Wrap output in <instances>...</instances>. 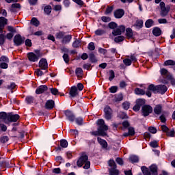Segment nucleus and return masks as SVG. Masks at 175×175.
I'll use <instances>...</instances> for the list:
<instances>
[{
    "label": "nucleus",
    "instance_id": "obj_35",
    "mask_svg": "<svg viewBox=\"0 0 175 175\" xmlns=\"http://www.w3.org/2000/svg\"><path fill=\"white\" fill-rule=\"evenodd\" d=\"M154 21L152 19H148L145 22L146 28H151V27H154Z\"/></svg>",
    "mask_w": 175,
    "mask_h": 175
},
{
    "label": "nucleus",
    "instance_id": "obj_13",
    "mask_svg": "<svg viewBox=\"0 0 175 175\" xmlns=\"http://www.w3.org/2000/svg\"><path fill=\"white\" fill-rule=\"evenodd\" d=\"M125 14V11L124 9L119 8L113 12V16L115 18H122Z\"/></svg>",
    "mask_w": 175,
    "mask_h": 175
},
{
    "label": "nucleus",
    "instance_id": "obj_64",
    "mask_svg": "<svg viewBox=\"0 0 175 175\" xmlns=\"http://www.w3.org/2000/svg\"><path fill=\"white\" fill-rule=\"evenodd\" d=\"M52 95H58V94H59V92L58 91V89L57 88H49Z\"/></svg>",
    "mask_w": 175,
    "mask_h": 175
},
{
    "label": "nucleus",
    "instance_id": "obj_39",
    "mask_svg": "<svg viewBox=\"0 0 175 175\" xmlns=\"http://www.w3.org/2000/svg\"><path fill=\"white\" fill-rule=\"evenodd\" d=\"M75 121L76 122V124L79 125V126H81V125L84 124V120L82 117L75 118Z\"/></svg>",
    "mask_w": 175,
    "mask_h": 175
},
{
    "label": "nucleus",
    "instance_id": "obj_49",
    "mask_svg": "<svg viewBox=\"0 0 175 175\" xmlns=\"http://www.w3.org/2000/svg\"><path fill=\"white\" fill-rule=\"evenodd\" d=\"M122 125L123 126V131L125 129H128V128L131 127V123L128 120H124L122 122Z\"/></svg>",
    "mask_w": 175,
    "mask_h": 175
},
{
    "label": "nucleus",
    "instance_id": "obj_52",
    "mask_svg": "<svg viewBox=\"0 0 175 175\" xmlns=\"http://www.w3.org/2000/svg\"><path fill=\"white\" fill-rule=\"evenodd\" d=\"M137 28H143V20L138 19L136 21L135 24L134 25Z\"/></svg>",
    "mask_w": 175,
    "mask_h": 175
},
{
    "label": "nucleus",
    "instance_id": "obj_23",
    "mask_svg": "<svg viewBox=\"0 0 175 175\" xmlns=\"http://www.w3.org/2000/svg\"><path fill=\"white\" fill-rule=\"evenodd\" d=\"M149 170L152 175H158V166L155 164H152L149 167Z\"/></svg>",
    "mask_w": 175,
    "mask_h": 175
},
{
    "label": "nucleus",
    "instance_id": "obj_53",
    "mask_svg": "<svg viewBox=\"0 0 175 175\" xmlns=\"http://www.w3.org/2000/svg\"><path fill=\"white\" fill-rule=\"evenodd\" d=\"M8 142H9V137L8 135H3L0 137V143H2V144L8 143Z\"/></svg>",
    "mask_w": 175,
    "mask_h": 175
},
{
    "label": "nucleus",
    "instance_id": "obj_61",
    "mask_svg": "<svg viewBox=\"0 0 175 175\" xmlns=\"http://www.w3.org/2000/svg\"><path fill=\"white\" fill-rule=\"evenodd\" d=\"M24 43L27 47H32V40L31 39L27 38L25 40Z\"/></svg>",
    "mask_w": 175,
    "mask_h": 175
},
{
    "label": "nucleus",
    "instance_id": "obj_25",
    "mask_svg": "<svg viewBox=\"0 0 175 175\" xmlns=\"http://www.w3.org/2000/svg\"><path fill=\"white\" fill-rule=\"evenodd\" d=\"M170 11V7L167 6L165 8H161L160 14L161 17H166Z\"/></svg>",
    "mask_w": 175,
    "mask_h": 175
},
{
    "label": "nucleus",
    "instance_id": "obj_16",
    "mask_svg": "<svg viewBox=\"0 0 175 175\" xmlns=\"http://www.w3.org/2000/svg\"><path fill=\"white\" fill-rule=\"evenodd\" d=\"M97 125L98 126V128H101L103 131H108L109 126L105 124V120L103 119H98L96 122Z\"/></svg>",
    "mask_w": 175,
    "mask_h": 175
},
{
    "label": "nucleus",
    "instance_id": "obj_42",
    "mask_svg": "<svg viewBox=\"0 0 175 175\" xmlns=\"http://www.w3.org/2000/svg\"><path fill=\"white\" fill-rule=\"evenodd\" d=\"M94 33L96 36H102L106 33V31L102 29H98L94 31Z\"/></svg>",
    "mask_w": 175,
    "mask_h": 175
},
{
    "label": "nucleus",
    "instance_id": "obj_29",
    "mask_svg": "<svg viewBox=\"0 0 175 175\" xmlns=\"http://www.w3.org/2000/svg\"><path fill=\"white\" fill-rule=\"evenodd\" d=\"M97 141L98 143L101 145L103 148H106L107 147V142H106V140L98 137Z\"/></svg>",
    "mask_w": 175,
    "mask_h": 175
},
{
    "label": "nucleus",
    "instance_id": "obj_14",
    "mask_svg": "<svg viewBox=\"0 0 175 175\" xmlns=\"http://www.w3.org/2000/svg\"><path fill=\"white\" fill-rule=\"evenodd\" d=\"M27 58L30 62H38L39 61V56L36 55L33 52H29Z\"/></svg>",
    "mask_w": 175,
    "mask_h": 175
},
{
    "label": "nucleus",
    "instance_id": "obj_32",
    "mask_svg": "<svg viewBox=\"0 0 175 175\" xmlns=\"http://www.w3.org/2000/svg\"><path fill=\"white\" fill-rule=\"evenodd\" d=\"M70 40H72V35H66L63 37L62 43H63V44H66V43H69Z\"/></svg>",
    "mask_w": 175,
    "mask_h": 175
},
{
    "label": "nucleus",
    "instance_id": "obj_31",
    "mask_svg": "<svg viewBox=\"0 0 175 175\" xmlns=\"http://www.w3.org/2000/svg\"><path fill=\"white\" fill-rule=\"evenodd\" d=\"M89 60L92 64H96V62H98V59H96V56L92 52L89 54Z\"/></svg>",
    "mask_w": 175,
    "mask_h": 175
},
{
    "label": "nucleus",
    "instance_id": "obj_4",
    "mask_svg": "<svg viewBox=\"0 0 175 175\" xmlns=\"http://www.w3.org/2000/svg\"><path fill=\"white\" fill-rule=\"evenodd\" d=\"M25 42V37L21 36L20 33L16 34L13 39L14 46L18 47L23 46Z\"/></svg>",
    "mask_w": 175,
    "mask_h": 175
},
{
    "label": "nucleus",
    "instance_id": "obj_5",
    "mask_svg": "<svg viewBox=\"0 0 175 175\" xmlns=\"http://www.w3.org/2000/svg\"><path fill=\"white\" fill-rule=\"evenodd\" d=\"M146 99L145 98H137L135 100V105L133 107V110L134 111H139L140 109L143 107V106H146L147 104H146Z\"/></svg>",
    "mask_w": 175,
    "mask_h": 175
},
{
    "label": "nucleus",
    "instance_id": "obj_7",
    "mask_svg": "<svg viewBox=\"0 0 175 175\" xmlns=\"http://www.w3.org/2000/svg\"><path fill=\"white\" fill-rule=\"evenodd\" d=\"M86 162H88V155H87L85 152H83L77 161V165L78 167H82L83 165Z\"/></svg>",
    "mask_w": 175,
    "mask_h": 175
},
{
    "label": "nucleus",
    "instance_id": "obj_59",
    "mask_svg": "<svg viewBox=\"0 0 175 175\" xmlns=\"http://www.w3.org/2000/svg\"><path fill=\"white\" fill-rule=\"evenodd\" d=\"M114 9L113 6H107L106 8V10L105 12V14L107 15V14H110V13H111V12H113V10Z\"/></svg>",
    "mask_w": 175,
    "mask_h": 175
},
{
    "label": "nucleus",
    "instance_id": "obj_55",
    "mask_svg": "<svg viewBox=\"0 0 175 175\" xmlns=\"http://www.w3.org/2000/svg\"><path fill=\"white\" fill-rule=\"evenodd\" d=\"M166 135L168 137H174V135H175L174 129H172L171 130H169L168 132L166 133Z\"/></svg>",
    "mask_w": 175,
    "mask_h": 175
},
{
    "label": "nucleus",
    "instance_id": "obj_21",
    "mask_svg": "<svg viewBox=\"0 0 175 175\" xmlns=\"http://www.w3.org/2000/svg\"><path fill=\"white\" fill-rule=\"evenodd\" d=\"M128 133H124L123 136L124 137H128V136H135L136 132L135 131V127L130 126L128 129Z\"/></svg>",
    "mask_w": 175,
    "mask_h": 175
},
{
    "label": "nucleus",
    "instance_id": "obj_41",
    "mask_svg": "<svg viewBox=\"0 0 175 175\" xmlns=\"http://www.w3.org/2000/svg\"><path fill=\"white\" fill-rule=\"evenodd\" d=\"M124 99V95L122 93H120L115 95V102H121Z\"/></svg>",
    "mask_w": 175,
    "mask_h": 175
},
{
    "label": "nucleus",
    "instance_id": "obj_54",
    "mask_svg": "<svg viewBox=\"0 0 175 175\" xmlns=\"http://www.w3.org/2000/svg\"><path fill=\"white\" fill-rule=\"evenodd\" d=\"M55 36H56V39H64V37L65 36V32L59 31L56 33Z\"/></svg>",
    "mask_w": 175,
    "mask_h": 175
},
{
    "label": "nucleus",
    "instance_id": "obj_9",
    "mask_svg": "<svg viewBox=\"0 0 175 175\" xmlns=\"http://www.w3.org/2000/svg\"><path fill=\"white\" fill-rule=\"evenodd\" d=\"M160 74H161V77H160V80L161 82L163 83V80H166L167 79V76H171L172 74H170V72H169V71L167 70V69L163 68L160 69Z\"/></svg>",
    "mask_w": 175,
    "mask_h": 175
},
{
    "label": "nucleus",
    "instance_id": "obj_8",
    "mask_svg": "<svg viewBox=\"0 0 175 175\" xmlns=\"http://www.w3.org/2000/svg\"><path fill=\"white\" fill-rule=\"evenodd\" d=\"M64 114H65L66 118V120H68V121H70V122H75L76 116L72 111H70L69 109L65 110Z\"/></svg>",
    "mask_w": 175,
    "mask_h": 175
},
{
    "label": "nucleus",
    "instance_id": "obj_38",
    "mask_svg": "<svg viewBox=\"0 0 175 175\" xmlns=\"http://www.w3.org/2000/svg\"><path fill=\"white\" fill-rule=\"evenodd\" d=\"M175 66V61L172 59L166 60L163 64V66Z\"/></svg>",
    "mask_w": 175,
    "mask_h": 175
},
{
    "label": "nucleus",
    "instance_id": "obj_18",
    "mask_svg": "<svg viewBox=\"0 0 175 175\" xmlns=\"http://www.w3.org/2000/svg\"><path fill=\"white\" fill-rule=\"evenodd\" d=\"M49 90V87L46 85H41L36 90V94L37 95H40V94H43V92H45V91H47Z\"/></svg>",
    "mask_w": 175,
    "mask_h": 175
},
{
    "label": "nucleus",
    "instance_id": "obj_6",
    "mask_svg": "<svg viewBox=\"0 0 175 175\" xmlns=\"http://www.w3.org/2000/svg\"><path fill=\"white\" fill-rule=\"evenodd\" d=\"M104 111V118L107 120V121H110L113 118V109L110 106L106 105L103 109Z\"/></svg>",
    "mask_w": 175,
    "mask_h": 175
},
{
    "label": "nucleus",
    "instance_id": "obj_27",
    "mask_svg": "<svg viewBox=\"0 0 175 175\" xmlns=\"http://www.w3.org/2000/svg\"><path fill=\"white\" fill-rule=\"evenodd\" d=\"M129 161H130L131 163H139V157L135 154H131L129 157Z\"/></svg>",
    "mask_w": 175,
    "mask_h": 175
},
{
    "label": "nucleus",
    "instance_id": "obj_20",
    "mask_svg": "<svg viewBox=\"0 0 175 175\" xmlns=\"http://www.w3.org/2000/svg\"><path fill=\"white\" fill-rule=\"evenodd\" d=\"M167 91V87L165 85H157V93L163 95L166 94Z\"/></svg>",
    "mask_w": 175,
    "mask_h": 175
},
{
    "label": "nucleus",
    "instance_id": "obj_43",
    "mask_svg": "<svg viewBox=\"0 0 175 175\" xmlns=\"http://www.w3.org/2000/svg\"><path fill=\"white\" fill-rule=\"evenodd\" d=\"M126 36L130 38L133 36V31L130 27L126 29Z\"/></svg>",
    "mask_w": 175,
    "mask_h": 175
},
{
    "label": "nucleus",
    "instance_id": "obj_62",
    "mask_svg": "<svg viewBox=\"0 0 175 175\" xmlns=\"http://www.w3.org/2000/svg\"><path fill=\"white\" fill-rule=\"evenodd\" d=\"M109 92H111V94H116V92L118 91V87L111 86V88H109Z\"/></svg>",
    "mask_w": 175,
    "mask_h": 175
},
{
    "label": "nucleus",
    "instance_id": "obj_63",
    "mask_svg": "<svg viewBox=\"0 0 175 175\" xmlns=\"http://www.w3.org/2000/svg\"><path fill=\"white\" fill-rule=\"evenodd\" d=\"M116 162L118 165H120V166H124V160L122 159V158L117 157L116 159Z\"/></svg>",
    "mask_w": 175,
    "mask_h": 175
},
{
    "label": "nucleus",
    "instance_id": "obj_24",
    "mask_svg": "<svg viewBox=\"0 0 175 175\" xmlns=\"http://www.w3.org/2000/svg\"><path fill=\"white\" fill-rule=\"evenodd\" d=\"M152 34L156 37L161 36L162 35V30L158 27H154L152 30Z\"/></svg>",
    "mask_w": 175,
    "mask_h": 175
},
{
    "label": "nucleus",
    "instance_id": "obj_10",
    "mask_svg": "<svg viewBox=\"0 0 175 175\" xmlns=\"http://www.w3.org/2000/svg\"><path fill=\"white\" fill-rule=\"evenodd\" d=\"M92 136H107V133L105 132V130H102V127H98L97 131L90 132Z\"/></svg>",
    "mask_w": 175,
    "mask_h": 175
},
{
    "label": "nucleus",
    "instance_id": "obj_58",
    "mask_svg": "<svg viewBox=\"0 0 175 175\" xmlns=\"http://www.w3.org/2000/svg\"><path fill=\"white\" fill-rule=\"evenodd\" d=\"M119 118L121 120H128V118H129V117L128 116V115L126 114V113L125 112H122L119 114Z\"/></svg>",
    "mask_w": 175,
    "mask_h": 175
},
{
    "label": "nucleus",
    "instance_id": "obj_60",
    "mask_svg": "<svg viewBox=\"0 0 175 175\" xmlns=\"http://www.w3.org/2000/svg\"><path fill=\"white\" fill-rule=\"evenodd\" d=\"M123 64H124L126 66H131L132 65V60L126 58L123 60Z\"/></svg>",
    "mask_w": 175,
    "mask_h": 175
},
{
    "label": "nucleus",
    "instance_id": "obj_36",
    "mask_svg": "<svg viewBox=\"0 0 175 175\" xmlns=\"http://www.w3.org/2000/svg\"><path fill=\"white\" fill-rule=\"evenodd\" d=\"M30 24H31V25H34V27H38L39 25H40V22L39 21V20H38L37 18L33 17L31 18Z\"/></svg>",
    "mask_w": 175,
    "mask_h": 175
},
{
    "label": "nucleus",
    "instance_id": "obj_51",
    "mask_svg": "<svg viewBox=\"0 0 175 175\" xmlns=\"http://www.w3.org/2000/svg\"><path fill=\"white\" fill-rule=\"evenodd\" d=\"M109 81H113L114 80V78L116 77V72H114V70H109Z\"/></svg>",
    "mask_w": 175,
    "mask_h": 175
},
{
    "label": "nucleus",
    "instance_id": "obj_17",
    "mask_svg": "<svg viewBox=\"0 0 175 175\" xmlns=\"http://www.w3.org/2000/svg\"><path fill=\"white\" fill-rule=\"evenodd\" d=\"M69 95L70 98H76V96L79 95V90H77V87L72 86L69 92Z\"/></svg>",
    "mask_w": 175,
    "mask_h": 175
},
{
    "label": "nucleus",
    "instance_id": "obj_3",
    "mask_svg": "<svg viewBox=\"0 0 175 175\" xmlns=\"http://www.w3.org/2000/svg\"><path fill=\"white\" fill-rule=\"evenodd\" d=\"M153 111L152 107L148 104L142 106L141 108V114L143 117H148Z\"/></svg>",
    "mask_w": 175,
    "mask_h": 175
},
{
    "label": "nucleus",
    "instance_id": "obj_12",
    "mask_svg": "<svg viewBox=\"0 0 175 175\" xmlns=\"http://www.w3.org/2000/svg\"><path fill=\"white\" fill-rule=\"evenodd\" d=\"M20 120V115L18 114H13V112L8 113V121L9 122H17Z\"/></svg>",
    "mask_w": 175,
    "mask_h": 175
},
{
    "label": "nucleus",
    "instance_id": "obj_37",
    "mask_svg": "<svg viewBox=\"0 0 175 175\" xmlns=\"http://www.w3.org/2000/svg\"><path fill=\"white\" fill-rule=\"evenodd\" d=\"M11 12L16 13V9H21V5L20 3H13L11 5Z\"/></svg>",
    "mask_w": 175,
    "mask_h": 175
},
{
    "label": "nucleus",
    "instance_id": "obj_45",
    "mask_svg": "<svg viewBox=\"0 0 175 175\" xmlns=\"http://www.w3.org/2000/svg\"><path fill=\"white\" fill-rule=\"evenodd\" d=\"M9 113L1 111L0 112V120H8Z\"/></svg>",
    "mask_w": 175,
    "mask_h": 175
},
{
    "label": "nucleus",
    "instance_id": "obj_2",
    "mask_svg": "<svg viewBox=\"0 0 175 175\" xmlns=\"http://www.w3.org/2000/svg\"><path fill=\"white\" fill-rule=\"evenodd\" d=\"M108 165L111 167L109 170V175H120V170H117V164H116L114 159H111L109 160Z\"/></svg>",
    "mask_w": 175,
    "mask_h": 175
},
{
    "label": "nucleus",
    "instance_id": "obj_15",
    "mask_svg": "<svg viewBox=\"0 0 175 175\" xmlns=\"http://www.w3.org/2000/svg\"><path fill=\"white\" fill-rule=\"evenodd\" d=\"M8 24V20L3 16L0 17V33H3L5 25Z\"/></svg>",
    "mask_w": 175,
    "mask_h": 175
},
{
    "label": "nucleus",
    "instance_id": "obj_46",
    "mask_svg": "<svg viewBox=\"0 0 175 175\" xmlns=\"http://www.w3.org/2000/svg\"><path fill=\"white\" fill-rule=\"evenodd\" d=\"M125 37L124 36H119L114 38L115 43H121V42H124Z\"/></svg>",
    "mask_w": 175,
    "mask_h": 175
},
{
    "label": "nucleus",
    "instance_id": "obj_50",
    "mask_svg": "<svg viewBox=\"0 0 175 175\" xmlns=\"http://www.w3.org/2000/svg\"><path fill=\"white\" fill-rule=\"evenodd\" d=\"M51 5H46L44 8V12L47 14V16H50L51 13Z\"/></svg>",
    "mask_w": 175,
    "mask_h": 175
},
{
    "label": "nucleus",
    "instance_id": "obj_26",
    "mask_svg": "<svg viewBox=\"0 0 175 175\" xmlns=\"http://www.w3.org/2000/svg\"><path fill=\"white\" fill-rule=\"evenodd\" d=\"M153 111L157 116H159L162 113V105L158 104L155 105Z\"/></svg>",
    "mask_w": 175,
    "mask_h": 175
},
{
    "label": "nucleus",
    "instance_id": "obj_1",
    "mask_svg": "<svg viewBox=\"0 0 175 175\" xmlns=\"http://www.w3.org/2000/svg\"><path fill=\"white\" fill-rule=\"evenodd\" d=\"M108 27L110 29H113L112 31V35L113 36H119L120 35H122L126 30L125 25H121L118 26L117 23L113 21L108 24Z\"/></svg>",
    "mask_w": 175,
    "mask_h": 175
},
{
    "label": "nucleus",
    "instance_id": "obj_56",
    "mask_svg": "<svg viewBox=\"0 0 175 175\" xmlns=\"http://www.w3.org/2000/svg\"><path fill=\"white\" fill-rule=\"evenodd\" d=\"M122 107L124 110H129V107H131V103L128 101H125L122 103Z\"/></svg>",
    "mask_w": 175,
    "mask_h": 175
},
{
    "label": "nucleus",
    "instance_id": "obj_48",
    "mask_svg": "<svg viewBox=\"0 0 175 175\" xmlns=\"http://www.w3.org/2000/svg\"><path fill=\"white\" fill-rule=\"evenodd\" d=\"M68 146V141L65 139H62L60 140V146L62 148H67Z\"/></svg>",
    "mask_w": 175,
    "mask_h": 175
},
{
    "label": "nucleus",
    "instance_id": "obj_40",
    "mask_svg": "<svg viewBox=\"0 0 175 175\" xmlns=\"http://www.w3.org/2000/svg\"><path fill=\"white\" fill-rule=\"evenodd\" d=\"M25 100L27 105H31L33 103L35 98L32 96H27Z\"/></svg>",
    "mask_w": 175,
    "mask_h": 175
},
{
    "label": "nucleus",
    "instance_id": "obj_57",
    "mask_svg": "<svg viewBox=\"0 0 175 175\" xmlns=\"http://www.w3.org/2000/svg\"><path fill=\"white\" fill-rule=\"evenodd\" d=\"M150 147H152V148H157V147H159V145H158V141H157V140L150 142Z\"/></svg>",
    "mask_w": 175,
    "mask_h": 175
},
{
    "label": "nucleus",
    "instance_id": "obj_11",
    "mask_svg": "<svg viewBox=\"0 0 175 175\" xmlns=\"http://www.w3.org/2000/svg\"><path fill=\"white\" fill-rule=\"evenodd\" d=\"M38 66L42 70H47V69H49V63H47V59L42 58L39 61Z\"/></svg>",
    "mask_w": 175,
    "mask_h": 175
},
{
    "label": "nucleus",
    "instance_id": "obj_22",
    "mask_svg": "<svg viewBox=\"0 0 175 175\" xmlns=\"http://www.w3.org/2000/svg\"><path fill=\"white\" fill-rule=\"evenodd\" d=\"M169 81H170L172 85H175V79L173 77V75H168L167 79L163 80V84H169Z\"/></svg>",
    "mask_w": 175,
    "mask_h": 175
},
{
    "label": "nucleus",
    "instance_id": "obj_30",
    "mask_svg": "<svg viewBox=\"0 0 175 175\" xmlns=\"http://www.w3.org/2000/svg\"><path fill=\"white\" fill-rule=\"evenodd\" d=\"M72 46L74 49H80V47H81V40L75 38V40L72 42Z\"/></svg>",
    "mask_w": 175,
    "mask_h": 175
},
{
    "label": "nucleus",
    "instance_id": "obj_44",
    "mask_svg": "<svg viewBox=\"0 0 175 175\" xmlns=\"http://www.w3.org/2000/svg\"><path fill=\"white\" fill-rule=\"evenodd\" d=\"M83 68L78 67L75 70V75L77 77H80L82 75H83Z\"/></svg>",
    "mask_w": 175,
    "mask_h": 175
},
{
    "label": "nucleus",
    "instance_id": "obj_33",
    "mask_svg": "<svg viewBox=\"0 0 175 175\" xmlns=\"http://www.w3.org/2000/svg\"><path fill=\"white\" fill-rule=\"evenodd\" d=\"M134 92L135 95H146V91L140 88H136Z\"/></svg>",
    "mask_w": 175,
    "mask_h": 175
},
{
    "label": "nucleus",
    "instance_id": "obj_47",
    "mask_svg": "<svg viewBox=\"0 0 175 175\" xmlns=\"http://www.w3.org/2000/svg\"><path fill=\"white\" fill-rule=\"evenodd\" d=\"M5 42H6V37L5 34L1 33H0V46H3Z\"/></svg>",
    "mask_w": 175,
    "mask_h": 175
},
{
    "label": "nucleus",
    "instance_id": "obj_28",
    "mask_svg": "<svg viewBox=\"0 0 175 175\" xmlns=\"http://www.w3.org/2000/svg\"><path fill=\"white\" fill-rule=\"evenodd\" d=\"M147 90H148V91H151L152 92H153V94H157V92H158V85H155L151 83L148 85Z\"/></svg>",
    "mask_w": 175,
    "mask_h": 175
},
{
    "label": "nucleus",
    "instance_id": "obj_19",
    "mask_svg": "<svg viewBox=\"0 0 175 175\" xmlns=\"http://www.w3.org/2000/svg\"><path fill=\"white\" fill-rule=\"evenodd\" d=\"M55 106V102L53 100H48L45 103V109L46 110H53Z\"/></svg>",
    "mask_w": 175,
    "mask_h": 175
},
{
    "label": "nucleus",
    "instance_id": "obj_34",
    "mask_svg": "<svg viewBox=\"0 0 175 175\" xmlns=\"http://www.w3.org/2000/svg\"><path fill=\"white\" fill-rule=\"evenodd\" d=\"M142 172L144 175H151V171H150V169L146 166H142L141 167Z\"/></svg>",
    "mask_w": 175,
    "mask_h": 175
}]
</instances>
